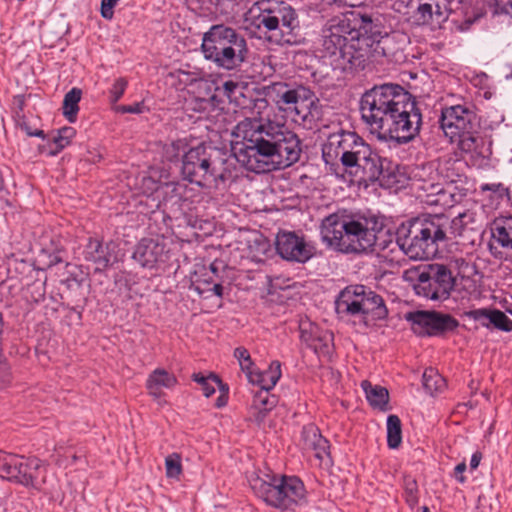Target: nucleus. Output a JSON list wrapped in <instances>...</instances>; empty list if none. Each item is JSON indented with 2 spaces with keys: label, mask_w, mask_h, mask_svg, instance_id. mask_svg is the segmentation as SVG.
I'll list each match as a JSON object with an SVG mask.
<instances>
[{
  "label": "nucleus",
  "mask_w": 512,
  "mask_h": 512,
  "mask_svg": "<svg viewBox=\"0 0 512 512\" xmlns=\"http://www.w3.org/2000/svg\"><path fill=\"white\" fill-rule=\"evenodd\" d=\"M275 246L279 256L290 262L305 263L315 253L314 246L308 243L303 236L290 231L279 232L276 236Z\"/></svg>",
  "instance_id": "15"
},
{
  "label": "nucleus",
  "mask_w": 512,
  "mask_h": 512,
  "mask_svg": "<svg viewBox=\"0 0 512 512\" xmlns=\"http://www.w3.org/2000/svg\"><path fill=\"white\" fill-rule=\"evenodd\" d=\"M383 305V299L363 285L348 286L335 301V310L340 317L365 315Z\"/></svg>",
  "instance_id": "10"
},
{
  "label": "nucleus",
  "mask_w": 512,
  "mask_h": 512,
  "mask_svg": "<svg viewBox=\"0 0 512 512\" xmlns=\"http://www.w3.org/2000/svg\"><path fill=\"white\" fill-rule=\"evenodd\" d=\"M117 110L122 113L140 114L143 112V106L140 103L133 105H121L117 108Z\"/></svg>",
  "instance_id": "54"
},
{
  "label": "nucleus",
  "mask_w": 512,
  "mask_h": 512,
  "mask_svg": "<svg viewBox=\"0 0 512 512\" xmlns=\"http://www.w3.org/2000/svg\"><path fill=\"white\" fill-rule=\"evenodd\" d=\"M388 266L393 268L394 267V263L392 260H388V257L386 256V270H385V273H388V272H393V270L391 269H388Z\"/></svg>",
  "instance_id": "62"
},
{
  "label": "nucleus",
  "mask_w": 512,
  "mask_h": 512,
  "mask_svg": "<svg viewBox=\"0 0 512 512\" xmlns=\"http://www.w3.org/2000/svg\"><path fill=\"white\" fill-rule=\"evenodd\" d=\"M209 269H210V271H211L213 274H217V272H218V267H217V265H216V262L211 263V264H210V266H209Z\"/></svg>",
  "instance_id": "63"
},
{
  "label": "nucleus",
  "mask_w": 512,
  "mask_h": 512,
  "mask_svg": "<svg viewBox=\"0 0 512 512\" xmlns=\"http://www.w3.org/2000/svg\"><path fill=\"white\" fill-rule=\"evenodd\" d=\"M116 0H102L101 1V15L105 19H112L114 16V7L117 5Z\"/></svg>",
  "instance_id": "53"
},
{
  "label": "nucleus",
  "mask_w": 512,
  "mask_h": 512,
  "mask_svg": "<svg viewBox=\"0 0 512 512\" xmlns=\"http://www.w3.org/2000/svg\"><path fill=\"white\" fill-rule=\"evenodd\" d=\"M481 191H490L495 193L498 198L503 199L509 195V189L502 183H485L480 187Z\"/></svg>",
  "instance_id": "52"
},
{
  "label": "nucleus",
  "mask_w": 512,
  "mask_h": 512,
  "mask_svg": "<svg viewBox=\"0 0 512 512\" xmlns=\"http://www.w3.org/2000/svg\"><path fill=\"white\" fill-rule=\"evenodd\" d=\"M333 347L332 333L322 330V332L311 343V348L316 354L320 356H329Z\"/></svg>",
  "instance_id": "37"
},
{
  "label": "nucleus",
  "mask_w": 512,
  "mask_h": 512,
  "mask_svg": "<svg viewBox=\"0 0 512 512\" xmlns=\"http://www.w3.org/2000/svg\"><path fill=\"white\" fill-rule=\"evenodd\" d=\"M455 280L450 269L442 264H429L420 296L430 300H445L449 297Z\"/></svg>",
  "instance_id": "13"
},
{
  "label": "nucleus",
  "mask_w": 512,
  "mask_h": 512,
  "mask_svg": "<svg viewBox=\"0 0 512 512\" xmlns=\"http://www.w3.org/2000/svg\"><path fill=\"white\" fill-rule=\"evenodd\" d=\"M302 439L305 449L312 450L314 456L319 460L329 456V442L314 425H308L303 428Z\"/></svg>",
  "instance_id": "25"
},
{
  "label": "nucleus",
  "mask_w": 512,
  "mask_h": 512,
  "mask_svg": "<svg viewBox=\"0 0 512 512\" xmlns=\"http://www.w3.org/2000/svg\"><path fill=\"white\" fill-rule=\"evenodd\" d=\"M405 318L411 323L412 330L420 336L439 335L459 325L454 317L435 311H413L407 313Z\"/></svg>",
  "instance_id": "11"
},
{
  "label": "nucleus",
  "mask_w": 512,
  "mask_h": 512,
  "mask_svg": "<svg viewBox=\"0 0 512 512\" xmlns=\"http://www.w3.org/2000/svg\"><path fill=\"white\" fill-rule=\"evenodd\" d=\"M187 142L185 139H178L167 143L163 147V156L168 161L177 160L181 153L185 154Z\"/></svg>",
  "instance_id": "39"
},
{
  "label": "nucleus",
  "mask_w": 512,
  "mask_h": 512,
  "mask_svg": "<svg viewBox=\"0 0 512 512\" xmlns=\"http://www.w3.org/2000/svg\"><path fill=\"white\" fill-rule=\"evenodd\" d=\"M491 231L495 242L506 250L503 259L512 264V216L497 218Z\"/></svg>",
  "instance_id": "23"
},
{
  "label": "nucleus",
  "mask_w": 512,
  "mask_h": 512,
  "mask_svg": "<svg viewBox=\"0 0 512 512\" xmlns=\"http://www.w3.org/2000/svg\"><path fill=\"white\" fill-rule=\"evenodd\" d=\"M367 150L366 146L365 148H351L343 152L339 157L345 167L362 166L369 173L370 179H379V176L382 174L381 161L379 160V165L375 164L374 159L365 155Z\"/></svg>",
  "instance_id": "20"
},
{
  "label": "nucleus",
  "mask_w": 512,
  "mask_h": 512,
  "mask_svg": "<svg viewBox=\"0 0 512 512\" xmlns=\"http://www.w3.org/2000/svg\"><path fill=\"white\" fill-rule=\"evenodd\" d=\"M391 8L395 12L406 16L408 20H411L412 0H393Z\"/></svg>",
  "instance_id": "51"
},
{
  "label": "nucleus",
  "mask_w": 512,
  "mask_h": 512,
  "mask_svg": "<svg viewBox=\"0 0 512 512\" xmlns=\"http://www.w3.org/2000/svg\"><path fill=\"white\" fill-rule=\"evenodd\" d=\"M279 29L282 33H290L298 27V20L295 10L289 5H276Z\"/></svg>",
  "instance_id": "33"
},
{
  "label": "nucleus",
  "mask_w": 512,
  "mask_h": 512,
  "mask_svg": "<svg viewBox=\"0 0 512 512\" xmlns=\"http://www.w3.org/2000/svg\"><path fill=\"white\" fill-rule=\"evenodd\" d=\"M257 26L264 27L268 31L279 29L278 16L276 14V6L269 9H261L256 17Z\"/></svg>",
  "instance_id": "38"
},
{
  "label": "nucleus",
  "mask_w": 512,
  "mask_h": 512,
  "mask_svg": "<svg viewBox=\"0 0 512 512\" xmlns=\"http://www.w3.org/2000/svg\"><path fill=\"white\" fill-rule=\"evenodd\" d=\"M459 149L464 153H473L477 150L479 138L473 134V131L460 134L456 137Z\"/></svg>",
  "instance_id": "45"
},
{
  "label": "nucleus",
  "mask_w": 512,
  "mask_h": 512,
  "mask_svg": "<svg viewBox=\"0 0 512 512\" xmlns=\"http://www.w3.org/2000/svg\"><path fill=\"white\" fill-rule=\"evenodd\" d=\"M300 338L308 347L314 342V339L322 332V330L309 320L301 321L299 325Z\"/></svg>",
  "instance_id": "40"
},
{
  "label": "nucleus",
  "mask_w": 512,
  "mask_h": 512,
  "mask_svg": "<svg viewBox=\"0 0 512 512\" xmlns=\"http://www.w3.org/2000/svg\"><path fill=\"white\" fill-rule=\"evenodd\" d=\"M474 222V215L470 212H464L455 217L451 222L449 221L450 227L453 229L455 234L461 235L464 226Z\"/></svg>",
  "instance_id": "48"
},
{
  "label": "nucleus",
  "mask_w": 512,
  "mask_h": 512,
  "mask_svg": "<svg viewBox=\"0 0 512 512\" xmlns=\"http://www.w3.org/2000/svg\"><path fill=\"white\" fill-rule=\"evenodd\" d=\"M466 468L467 466L465 462L457 464L456 467L454 468V477L460 483H464L466 481V477L463 475Z\"/></svg>",
  "instance_id": "55"
},
{
  "label": "nucleus",
  "mask_w": 512,
  "mask_h": 512,
  "mask_svg": "<svg viewBox=\"0 0 512 512\" xmlns=\"http://www.w3.org/2000/svg\"><path fill=\"white\" fill-rule=\"evenodd\" d=\"M405 495L407 503L413 507L418 503V485L412 478L405 479Z\"/></svg>",
  "instance_id": "49"
},
{
  "label": "nucleus",
  "mask_w": 512,
  "mask_h": 512,
  "mask_svg": "<svg viewBox=\"0 0 512 512\" xmlns=\"http://www.w3.org/2000/svg\"><path fill=\"white\" fill-rule=\"evenodd\" d=\"M75 134L76 131L72 127H63L58 130L57 135L53 138V142L56 145V151H54L53 154L68 146Z\"/></svg>",
  "instance_id": "46"
},
{
  "label": "nucleus",
  "mask_w": 512,
  "mask_h": 512,
  "mask_svg": "<svg viewBox=\"0 0 512 512\" xmlns=\"http://www.w3.org/2000/svg\"><path fill=\"white\" fill-rule=\"evenodd\" d=\"M234 357L238 360L242 371H244L248 377V374L254 371V364L248 350L244 347H237L234 350Z\"/></svg>",
  "instance_id": "47"
},
{
  "label": "nucleus",
  "mask_w": 512,
  "mask_h": 512,
  "mask_svg": "<svg viewBox=\"0 0 512 512\" xmlns=\"http://www.w3.org/2000/svg\"><path fill=\"white\" fill-rule=\"evenodd\" d=\"M407 183V176L399 170H397V172L391 170L386 174V190L396 193L404 188Z\"/></svg>",
  "instance_id": "43"
},
{
  "label": "nucleus",
  "mask_w": 512,
  "mask_h": 512,
  "mask_svg": "<svg viewBox=\"0 0 512 512\" xmlns=\"http://www.w3.org/2000/svg\"><path fill=\"white\" fill-rule=\"evenodd\" d=\"M250 486L266 504L281 510L297 505L305 496L304 485L297 477L273 476L266 481L257 476L250 480Z\"/></svg>",
  "instance_id": "8"
},
{
  "label": "nucleus",
  "mask_w": 512,
  "mask_h": 512,
  "mask_svg": "<svg viewBox=\"0 0 512 512\" xmlns=\"http://www.w3.org/2000/svg\"><path fill=\"white\" fill-rule=\"evenodd\" d=\"M386 441L390 449H398L402 443V423L397 415L391 414L386 419Z\"/></svg>",
  "instance_id": "30"
},
{
  "label": "nucleus",
  "mask_w": 512,
  "mask_h": 512,
  "mask_svg": "<svg viewBox=\"0 0 512 512\" xmlns=\"http://www.w3.org/2000/svg\"><path fill=\"white\" fill-rule=\"evenodd\" d=\"M82 91L79 88H72L64 96L62 110L63 115L70 123H74L77 119L79 111V102L81 100Z\"/></svg>",
  "instance_id": "31"
},
{
  "label": "nucleus",
  "mask_w": 512,
  "mask_h": 512,
  "mask_svg": "<svg viewBox=\"0 0 512 512\" xmlns=\"http://www.w3.org/2000/svg\"><path fill=\"white\" fill-rule=\"evenodd\" d=\"M211 291L218 297L223 296V286L220 283L214 284Z\"/></svg>",
  "instance_id": "60"
},
{
  "label": "nucleus",
  "mask_w": 512,
  "mask_h": 512,
  "mask_svg": "<svg viewBox=\"0 0 512 512\" xmlns=\"http://www.w3.org/2000/svg\"><path fill=\"white\" fill-rule=\"evenodd\" d=\"M201 49L205 59L225 70L239 67L248 54L244 35L223 24L213 25L204 33Z\"/></svg>",
  "instance_id": "4"
},
{
  "label": "nucleus",
  "mask_w": 512,
  "mask_h": 512,
  "mask_svg": "<svg viewBox=\"0 0 512 512\" xmlns=\"http://www.w3.org/2000/svg\"><path fill=\"white\" fill-rule=\"evenodd\" d=\"M217 91L225 96L230 102L236 101L239 95H243V86L238 81L228 80L225 81Z\"/></svg>",
  "instance_id": "41"
},
{
  "label": "nucleus",
  "mask_w": 512,
  "mask_h": 512,
  "mask_svg": "<svg viewBox=\"0 0 512 512\" xmlns=\"http://www.w3.org/2000/svg\"><path fill=\"white\" fill-rule=\"evenodd\" d=\"M428 265H420L406 269L402 277L414 289L415 293L420 296V284L422 285L427 273Z\"/></svg>",
  "instance_id": "35"
},
{
  "label": "nucleus",
  "mask_w": 512,
  "mask_h": 512,
  "mask_svg": "<svg viewBox=\"0 0 512 512\" xmlns=\"http://www.w3.org/2000/svg\"><path fill=\"white\" fill-rule=\"evenodd\" d=\"M425 390L432 396L442 393L446 389V380L434 368H427L422 376Z\"/></svg>",
  "instance_id": "32"
},
{
  "label": "nucleus",
  "mask_w": 512,
  "mask_h": 512,
  "mask_svg": "<svg viewBox=\"0 0 512 512\" xmlns=\"http://www.w3.org/2000/svg\"><path fill=\"white\" fill-rule=\"evenodd\" d=\"M481 459H482V454L480 452L477 451V452L473 453L471 460H470V468L472 470L476 469L479 466Z\"/></svg>",
  "instance_id": "57"
},
{
  "label": "nucleus",
  "mask_w": 512,
  "mask_h": 512,
  "mask_svg": "<svg viewBox=\"0 0 512 512\" xmlns=\"http://www.w3.org/2000/svg\"><path fill=\"white\" fill-rule=\"evenodd\" d=\"M233 134L242 139V146L234 152L235 158L251 172L284 169L300 158L301 142L284 124L245 118L235 126Z\"/></svg>",
  "instance_id": "1"
},
{
  "label": "nucleus",
  "mask_w": 512,
  "mask_h": 512,
  "mask_svg": "<svg viewBox=\"0 0 512 512\" xmlns=\"http://www.w3.org/2000/svg\"><path fill=\"white\" fill-rule=\"evenodd\" d=\"M177 384V378L172 373L162 368H157L150 373L146 381L148 393L159 399L163 396L162 389H172Z\"/></svg>",
  "instance_id": "24"
},
{
  "label": "nucleus",
  "mask_w": 512,
  "mask_h": 512,
  "mask_svg": "<svg viewBox=\"0 0 512 512\" xmlns=\"http://www.w3.org/2000/svg\"><path fill=\"white\" fill-rule=\"evenodd\" d=\"M281 377V365L273 361L269 368L263 372L253 371L248 374V380L260 387V390L270 391L277 384Z\"/></svg>",
  "instance_id": "27"
},
{
  "label": "nucleus",
  "mask_w": 512,
  "mask_h": 512,
  "mask_svg": "<svg viewBox=\"0 0 512 512\" xmlns=\"http://www.w3.org/2000/svg\"><path fill=\"white\" fill-rule=\"evenodd\" d=\"M449 218L431 215L396 230V245L411 259H429L437 255L439 243L446 240Z\"/></svg>",
  "instance_id": "3"
},
{
  "label": "nucleus",
  "mask_w": 512,
  "mask_h": 512,
  "mask_svg": "<svg viewBox=\"0 0 512 512\" xmlns=\"http://www.w3.org/2000/svg\"><path fill=\"white\" fill-rule=\"evenodd\" d=\"M351 16L353 19L344 16L330 20L322 32L323 56L343 71L363 69L368 61L384 56L380 33L367 34L371 18L353 13Z\"/></svg>",
  "instance_id": "2"
},
{
  "label": "nucleus",
  "mask_w": 512,
  "mask_h": 512,
  "mask_svg": "<svg viewBox=\"0 0 512 512\" xmlns=\"http://www.w3.org/2000/svg\"><path fill=\"white\" fill-rule=\"evenodd\" d=\"M127 81L124 78H118L113 83L110 89V100L112 103H116L123 96L127 87Z\"/></svg>",
  "instance_id": "50"
},
{
  "label": "nucleus",
  "mask_w": 512,
  "mask_h": 512,
  "mask_svg": "<svg viewBox=\"0 0 512 512\" xmlns=\"http://www.w3.org/2000/svg\"><path fill=\"white\" fill-rule=\"evenodd\" d=\"M502 11L504 13H511L512 12V1H508L502 8Z\"/></svg>",
  "instance_id": "61"
},
{
  "label": "nucleus",
  "mask_w": 512,
  "mask_h": 512,
  "mask_svg": "<svg viewBox=\"0 0 512 512\" xmlns=\"http://www.w3.org/2000/svg\"><path fill=\"white\" fill-rule=\"evenodd\" d=\"M361 388L370 406L379 411H384V388L380 385H373L368 380L361 382Z\"/></svg>",
  "instance_id": "34"
},
{
  "label": "nucleus",
  "mask_w": 512,
  "mask_h": 512,
  "mask_svg": "<svg viewBox=\"0 0 512 512\" xmlns=\"http://www.w3.org/2000/svg\"><path fill=\"white\" fill-rule=\"evenodd\" d=\"M277 398L269 391L259 390L254 394L252 403V415L254 420L261 424L267 414L276 406Z\"/></svg>",
  "instance_id": "28"
},
{
  "label": "nucleus",
  "mask_w": 512,
  "mask_h": 512,
  "mask_svg": "<svg viewBox=\"0 0 512 512\" xmlns=\"http://www.w3.org/2000/svg\"><path fill=\"white\" fill-rule=\"evenodd\" d=\"M21 127L23 130H25V132L28 136L44 138L43 130L36 129V130L32 131L27 125H22Z\"/></svg>",
  "instance_id": "58"
},
{
  "label": "nucleus",
  "mask_w": 512,
  "mask_h": 512,
  "mask_svg": "<svg viewBox=\"0 0 512 512\" xmlns=\"http://www.w3.org/2000/svg\"><path fill=\"white\" fill-rule=\"evenodd\" d=\"M268 96L284 111L300 114L299 105L311 98V91L301 85L293 87L285 82H274L268 87Z\"/></svg>",
  "instance_id": "17"
},
{
  "label": "nucleus",
  "mask_w": 512,
  "mask_h": 512,
  "mask_svg": "<svg viewBox=\"0 0 512 512\" xmlns=\"http://www.w3.org/2000/svg\"><path fill=\"white\" fill-rule=\"evenodd\" d=\"M84 257L96 265V270L106 269L112 261L109 245H103L99 240L90 238L84 250Z\"/></svg>",
  "instance_id": "26"
},
{
  "label": "nucleus",
  "mask_w": 512,
  "mask_h": 512,
  "mask_svg": "<svg viewBox=\"0 0 512 512\" xmlns=\"http://www.w3.org/2000/svg\"><path fill=\"white\" fill-rule=\"evenodd\" d=\"M227 399H228L227 395L221 394L216 400V403H215L216 407H218V408L224 407L227 404Z\"/></svg>",
  "instance_id": "59"
},
{
  "label": "nucleus",
  "mask_w": 512,
  "mask_h": 512,
  "mask_svg": "<svg viewBox=\"0 0 512 512\" xmlns=\"http://www.w3.org/2000/svg\"><path fill=\"white\" fill-rule=\"evenodd\" d=\"M360 111L370 132L384 140V84L374 86L362 96Z\"/></svg>",
  "instance_id": "12"
},
{
  "label": "nucleus",
  "mask_w": 512,
  "mask_h": 512,
  "mask_svg": "<svg viewBox=\"0 0 512 512\" xmlns=\"http://www.w3.org/2000/svg\"><path fill=\"white\" fill-rule=\"evenodd\" d=\"M365 0H334V3L339 7H359L364 3Z\"/></svg>",
  "instance_id": "56"
},
{
  "label": "nucleus",
  "mask_w": 512,
  "mask_h": 512,
  "mask_svg": "<svg viewBox=\"0 0 512 512\" xmlns=\"http://www.w3.org/2000/svg\"><path fill=\"white\" fill-rule=\"evenodd\" d=\"M224 162L219 150L199 144L183 155L181 173L185 180L201 188L216 187L219 181L225 180Z\"/></svg>",
  "instance_id": "7"
},
{
  "label": "nucleus",
  "mask_w": 512,
  "mask_h": 512,
  "mask_svg": "<svg viewBox=\"0 0 512 512\" xmlns=\"http://www.w3.org/2000/svg\"><path fill=\"white\" fill-rule=\"evenodd\" d=\"M192 379L199 385H201L203 394L206 397H210L212 394L215 393V387L213 384L209 382V380H212L218 386H222L221 380L216 375L213 374L210 375L209 377H205L199 373H195L193 374Z\"/></svg>",
  "instance_id": "44"
},
{
  "label": "nucleus",
  "mask_w": 512,
  "mask_h": 512,
  "mask_svg": "<svg viewBox=\"0 0 512 512\" xmlns=\"http://www.w3.org/2000/svg\"><path fill=\"white\" fill-rule=\"evenodd\" d=\"M351 148H365L364 143L356 133L345 131L333 133L328 137L327 143L323 147V156L337 158Z\"/></svg>",
  "instance_id": "19"
},
{
  "label": "nucleus",
  "mask_w": 512,
  "mask_h": 512,
  "mask_svg": "<svg viewBox=\"0 0 512 512\" xmlns=\"http://www.w3.org/2000/svg\"><path fill=\"white\" fill-rule=\"evenodd\" d=\"M467 316L475 321H482L481 324L487 328L493 325L502 331L510 332L512 330V320L497 309H475L467 312Z\"/></svg>",
  "instance_id": "21"
},
{
  "label": "nucleus",
  "mask_w": 512,
  "mask_h": 512,
  "mask_svg": "<svg viewBox=\"0 0 512 512\" xmlns=\"http://www.w3.org/2000/svg\"><path fill=\"white\" fill-rule=\"evenodd\" d=\"M421 510H422V512H430V510L427 506H422Z\"/></svg>",
  "instance_id": "64"
},
{
  "label": "nucleus",
  "mask_w": 512,
  "mask_h": 512,
  "mask_svg": "<svg viewBox=\"0 0 512 512\" xmlns=\"http://www.w3.org/2000/svg\"><path fill=\"white\" fill-rule=\"evenodd\" d=\"M321 238L337 251L360 253L374 245L376 236L359 221L331 214L322 221Z\"/></svg>",
  "instance_id": "6"
},
{
  "label": "nucleus",
  "mask_w": 512,
  "mask_h": 512,
  "mask_svg": "<svg viewBox=\"0 0 512 512\" xmlns=\"http://www.w3.org/2000/svg\"><path fill=\"white\" fill-rule=\"evenodd\" d=\"M43 471L42 462L36 457L0 453V477L3 479L39 489Z\"/></svg>",
  "instance_id": "9"
},
{
  "label": "nucleus",
  "mask_w": 512,
  "mask_h": 512,
  "mask_svg": "<svg viewBox=\"0 0 512 512\" xmlns=\"http://www.w3.org/2000/svg\"><path fill=\"white\" fill-rule=\"evenodd\" d=\"M170 249L164 237L142 238L135 246L132 258L142 267L154 269L166 263Z\"/></svg>",
  "instance_id": "14"
},
{
  "label": "nucleus",
  "mask_w": 512,
  "mask_h": 512,
  "mask_svg": "<svg viewBox=\"0 0 512 512\" xmlns=\"http://www.w3.org/2000/svg\"><path fill=\"white\" fill-rule=\"evenodd\" d=\"M454 188L453 185L449 184L445 188L438 189L434 195L435 198L429 200V203L443 207L454 206L460 200V196L452 192Z\"/></svg>",
  "instance_id": "36"
},
{
  "label": "nucleus",
  "mask_w": 512,
  "mask_h": 512,
  "mask_svg": "<svg viewBox=\"0 0 512 512\" xmlns=\"http://www.w3.org/2000/svg\"><path fill=\"white\" fill-rule=\"evenodd\" d=\"M386 115H389V140L405 144L419 133L421 113L411 95L401 86L386 83Z\"/></svg>",
  "instance_id": "5"
},
{
  "label": "nucleus",
  "mask_w": 512,
  "mask_h": 512,
  "mask_svg": "<svg viewBox=\"0 0 512 512\" xmlns=\"http://www.w3.org/2000/svg\"><path fill=\"white\" fill-rule=\"evenodd\" d=\"M475 113L464 105H453L442 109L440 127L451 142L456 137L474 130Z\"/></svg>",
  "instance_id": "16"
},
{
  "label": "nucleus",
  "mask_w": 512,
  "mask_h": 512,
  "mask_svg": "<svg viewBox=\"0 0 512 512\" xmlns=\"http://www.w3.org/2000/svg\"><path fill=\"white\" fill-rule=\"evenodd\" d=\"M190 189L182 182H169L159 186L156 190L157 197H161L158 206H180L181 202L187 201Z\"/></svg>",
  "instance_id": "22"
},
{
  "label": "nucleus",
  "mask_w": 512,
  "mask_h": 512,
  "mask_svg": "<svg viewBox=\"0 0 512 512\" xmlns=\"http://www.w3.org/2000/svg\"><path fill=\"white\" fill-rule=\"evenodd\" d=\"M447 10L438 0H412L411 21L417 25L428 24L434 19L440 22L447 18Z\"/></svg>",
  "instance_id": "18"
},
{
  "label": "nucleus",
  "mask_w": 512,
  "mask_h": 512,
  "mask_svg": "<svg viewBox=\"0 0 512 512\" xmlns=\"http://www.w3.org/2000/svg\"><path fill=\"white\" fill-rule=\"evenodd\" d=\"M166 476L171 479H179L182 474L181 456L172 453L165 458Z\"/></svg>",
  "instance_id": "42"
},
{
  "label": "nucleus",
  "mask_w": 512,
  "mask_h": 512,
  "mask_svg": "<svg viewBox=\"0 0 512 512\" xmlns=\"http://www.w3.org/2000/svg\"><path fill=\"white\" fill-rule=\"evenodd\" d=\"M41 253L48 257L47 266L51 267L63 261L62 259V245L57 237H50L44 235L40 240Z\"/></svg>",
  "instance_id": "29"
}]
</instances>
